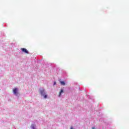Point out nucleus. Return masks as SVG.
I'll use <instances>...</instances> for the list:
<instances>
[{"mask_svg":"<svg viewBox=\"0 0 129 129\" xmlns=\"http://www.w3.org/2000/svg\"><path fill=\"white\" fill-rule=\"evenodd\" d=\"M39 92L41 96H43L44 98L46 99L48 97V96L47 95V93H46V91L44 88H42L40 90H39Z\"/></svg>","mask_w":129,"mask_h":129,"instance_id":"f257e3e1","label":"nucleus"},{"mask_svg":"<svg viewBox=\"0 0 129 129\" xmlns=\"http://www.w3.org/2000/svg\"><path fill=\"white\" fill-rule=\"evenodd\" d=\"M21 51H22L23 53H25V54H29V51L25 48H21Z\"/></svg>","mask_w":129,"mask_h":129,"instance_id":"f03ea898","label":"nucleus"},{"mask_svg":"<svg viewBox=\"0 0 129 129\" xmlns=\"http://www.w3.org/2000/svg\"><path fill=\"white\" fill-rule=\"evenodd\" d=\"M13 93L16 96H18V88H15L13 89Z\"/></svg>","mask_w":129,"mask_h":129,"instance_id":"7ed1b4c3","label":"nucleus"},{"mask_svg":"<svg viewBox=\"0 0 129 129\" xmlns=\"http://www.w3.org/2000/svg\"><path fill=\"white\" fill-rule=\"evenodd\" d=\"M63 92H64V90L61 89L59 93L58 97H61V95H62V93H63Z\"/></svg>","mask_w":129,"mask_h":129,"instance_id":"20e7f679","label":"nucleus"},{"mask_svg":"<svg viewBox=\"0 0 129 129\" xmlns=\"http://www.w3.org/2000/svg\"><path fill=\"white\" fill-rule=\"evenodd\" d=\"M31 128L32 129H36V124L35 123H33L31 124Z\"/></svg>","mask_w":129,"mask_h":129,"instance_id":"39448f33","label":"nucleus"},{"mask_svg":"<svg viewBox=\"0 0 129 129\" xmlns=\"http://www.w3.org/2000/svg\"><path fill=\"white\" fill-rule=\"evenodd\" d=\"M59 82H60L61 85H62L63 86H64L66 84L65 82H64V81H62L61 80H59Z\"/></svg>","mask_w":129,"mask_h":129,"instance_id":"423d86ee","label":"nucleus"},{"mask_svg":"<svg viewBox=\"0 0 129 129\" xmlns=\"http://www.w3.org/2000/svg\"><path fill=\"white\" fill-rule=\"evenodd\" d=\"M56 84V82H54L53 83V85L54 86Z\"/></svg>","mask_w":129,"mask_h":129,"instance_id":"0eeeda50","label":"nucleus"},{"mask_svg":"<svg viewBox=\"0 0 129 129\" xmlns=\"http://www.w3.org/2000/svg\"><path fill=\"white\" fill-rule=\"evenodd\" d=\"M4 36H6V34L3 33Z\"/></svg>","mask_w":129,"mask_h":129,"instance_id":"6e6552de","label":"nucleus"},{"mask_svg":"<svg viewBox=\"0 0 129 129\" xmlns=\"http://www.w3.org/2000/svg\"><path fill=\"white\" fill-rule=\"evenodd\" d=\"M92 128H93V129H95V127H92Z\"/></svg>","mask_w":129,"mask_h":129,"instance_id":"1a4fd4ad","label":"nucleus"},{"mask_svg":"<svg viewBox=\"0 0 129 129\" xmlns=\"http://www.w3.org/2000/svg\"><path fill=\"white\" fill-rule=\"evenodd\" d=\"M71 129H73V127H71Z\"/></svg>","mask_w":129,"mask_h":129,"instance_id":"9d476101","label":"nucleus"}]
</instances>
